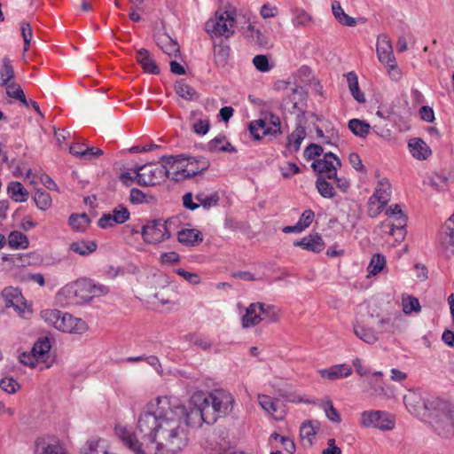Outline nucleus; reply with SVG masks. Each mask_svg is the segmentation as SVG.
<instances>
[{
	"mask_svg": "<svg viewBox=\"0 0 454 454\" xmlns=\"http://www.w3.org/2000/svg\"><path fill=\"white\" fill-rule=\"evenodd\" d=\"M260 311V315L262 316V321L266 320L268 323H275L278 320V315L276 311V309L272 305H265L263 304V308Z\"/></svg>",
	"mask_w": 454,
	"mask_h": 454,
	"instance_id": "obj_52",
	"label": "nucleus"
},
{
	"mask_svg": "<svg viewBox=\"0 0 454 454\" xmlns=\"http://www.w3.org/2000/svg\"><path fill=\"white\" fill-rule=\"evenodd\" d=\"M348 161L356 171L365 172V168L362 163V160L356 153H351L349 154Z\"/></svg>",
	"mask_w": 454,
	"mask_h": 454,
	"instance_id": "obj_62",
	"label": "nucleus"
},
{
	"mask_svg": "<svg viewBox=\"0 0 454 454\" xmlns=\"http://www.w3.org/2000/svg\"><path fill=\"white\" fill-rule=\"evenodd\" d=\"M98 245L93 240H78L70 244L69 249L82 256H88L97 250Z\"/></svg>",
	"mask_w": 454,
	"mask_h": 454,
	"instance_id": "obj_29",
	"label": "nucleus"
},
{
	"mask_svg": "<svg viewBox=\"0 0 454 454\" xmlns=\"http://www.w3.org/2000/svg\"><path fill=\"white\" fill-rule=\"evenodd\" d=\"M318 429V422L316 420H307L303 422L300 427V437L307 440L309 444H312V439Z\"/></svg>",
	"mask_w": 454,
	"mask_h": 454,
	"instance_id": "obj_33",
	"label": "nucleus"
},
{
	"mask_svg": "<svg viewBox=\"0 0 454 454\" xmlns=\"http://www.w3.org/2000/svg\"><path fill=\"white\" fill-rule=\"evenodd\" d=\"M7 193L16 202H25L28 199V192L20 182L13 181L9 183Z\"/></svg>",
	"mask_w": 454,
	"mask_h": 454,
	"instance_id": "obj_28",
	"label": "nucleus"
},
{
	"mask_svg": "<svg viewBox=\"0 0 454 454\" xmlns=\"http://www.w3.org/2000/svg\"><path fill=\"white\" fill-rule=\"evenodd\" d=\"M6 89V94L12 98L20 100L25 106H27V102L21 87L15 82H9L7 85H3Z\"/></svg>",
	"mask_w": 454,
	"mask_h": 454,
	"instance_id": "obj_46",
	"label": "nucleus"
},
{
	"mask_svg": "<svg viewBox=\"0 0 454 454\" xmlns=\"http://www.w3.org/2000/svg\"><path fill=\"white\" fill-rule=\"evenodd\" d=\"M231 48L225 44H216L214 47V59L218 67H224L230 56Z\"/></svg>",
	"mask_w": 454,
	"mask_h": 454,
	"instance_id": "obj_40",
	"label": "nucleus"
},
{
	"mask_svg": "<svg viewBox=\"0 0 454 454\" xmlns=\"http://www.w3.org/2000/svg\"><path fill=\"white\" fill-rule=\"evenodd\" d=\"M323 153V147L317 144H310L304 150V158L308 160H314Z\"/></svg>",
	"mask_w": 454,
	"mask_h": 454,
	"instance_id": "obj_57",
	"label": "nucleus"
},
{
	"mask_svg": "<svg viewBox=\"0 0 454 454\" xmlns=\"http://www.w3.org/2000/svg\"><path fill=\"white\" fill-rule=\"evenodd\" d=\"M184 160H187L185 168H182L178 172L179 174L174 175V181L179 182L186 178L194 176L207 170L210 166L209 160L205 157L189 158L184 155Z\"/></svg>",
	"mask_w": 454,
	"mask_h": 454,
	"instance_id": "obj_11",
	"label": "nucleus"
},
{
	"mask_svg": "<svg viewBox=\"0 0 454 454\" xmlns=\"http://www.w3.org/2000/svg\"><path fill=\"white\" fill-rule=\"evenodd\" d=\"M253 64L258 71L262 73L269 72L272 68V66L270 65L269 59L265 55L254 56Z\"/></svg>",
	"mask_w": 454,
	"mask_h": 454,
	"instance_id": "obj_54",
	"label": "nucleus"
},
{
	"mask_svg": "<svg viewBox=\"0 0 454 454\" xmlns=\"http://www.w3.org/2000/svg\"><path fill=\"white\" fill-rule=\"evenodd\" d=\"M196 200L200 206H202L205 209H209L212 207L217 205L219 201V196L216 192L207 194L204 192H200L195 196Z\"/></svg>",
	"mask_w": 454,
	"mask_h": 454,
	"instance_id": "obj_45",
	"label": "nucleus"
},
{
	"mask_svg": "<svg viewBox=\"0 0 454 454\" xmlns=\"http://www.w3.org/2000/svg\"><path fill=\"white\" fill-rule=\"evenodd\" d=\"M348 129L350 131L360 137H364L368 135L370 131V125L364 121H361L358 119H351L348 121Z\"/></svg>",
	"mask_w": 454,
	"mask_h": 454,
	"instance_id": "obj_42",
	"label": "nucleus"
},
{
	"mask_svg": "<svg viewBox=\"0 0 454 454\" xmlns=\"http://www.w3.org/2000/svg\"><path fill=\"white\" fill-rule=\"evenodd\" d=\"M426 408L427 421L433 429L442 437H450L454 434V410L449 403L435 396L428 397Z\"/></svg>",
	"mask_w": 454,
	"mask_h": 454,
	"instance_id": "obj_3",
	"label": "nucleus"
},
{
	"mask_svg": "<svg viewBox=\"0 0 454 454\" xmlns=\"http://www.w3.org/2000/svg\"><path fill=\"white\" fill-rule=\"evenodd\" d=\"M261 118L249 122L248 130L254 140H260L263 137H277L282 133L281 121L278 115L263 112Z\"/></svg>",
	"mask_w": 454,
	"mask_h": 454,
	"instance_id": "obj_5",
	"label": "nucleus"
},
{
	"mask_svg": "<svg viewBox=\"0 0 454 454\" xmlns=\"http://www.w3.org/2000/svg\"><path fill=\"white\" fill-rule=\"evenodd\" d=\"M90 220L89 215L85 213L82 214H72L69 216V225L77 231H84L89 226Z\"/></svg>",
	"mask_w": 454,
	"mask_h": 454,
	"instance_id": "obj_36",
	"label": "nucleus"
},
{
	"mask_svg": "<svg viewBox=\"0 0 454 454\" xmlns=\"http://www.w3.org/2000/svg\"><path fill=\"white\" fill-rule=\"evenodd\" d=\"M332 12L336 19V20L347 27H355L357 23L355 18L348 16L344 10L342 9L340 3L337 0L333 1L332 3Z\"/></svg>",
	"mask_w": 454,
	"mask_h": 454,
	"instance_id": "obj_26",
	"label": "nucleus"
},
{
	"mask_svg": "<svg viewBox=\"0 0 454 454\" xmlns=\"http://www.w3.org/2000/svg\"><path fill=\"white\" fill-rule=\"evenodd\" d=\"M411 155L418 160H426L431 154L429 146L421 138H412L409 142Z\"/></svg>",
	"mask_w": 454,
	"mask_h": 454,
	"instance_id": "obj_23",
	"label": "nucleus"
},
{
	"mask_svg": "<svg viewBox=\"0 0 454 454\" xmlns=\"http://www.w3.org/2000/svg\"><path fill=\"white\" fill-rule=\"evenodd\" d=\"M20 362L30 367L35 366V364L38 363V359L36 358L34 352L31 350V352H23L20 355Z\"/></svg>",
	"mask_w": 454,
	"mask_h": 454,
	"instance_id": "obj_60",
	"label": "nucleus"
},
{
	"mask_svg": "<svg viewBox=\"0 0 454 454\" xmlns=\"http://www.w3.org/2000/svg\"><path fill=\"white\" fill-rule=\"evenodd\" d=\"M312 20L311 16L304 10H296L294 13L293 23L295 27L308 26Z\"/></svg>",
	"mask_w": 454,
	"mask_h": 454,
	"instance_id": "obj_53",
	"label": "nucleus"
},
{
	"mask_svg": "<svg viewBox=\"0 0 454 454\" xmlns=\"http://www.w3.org/2000/svg\"><path fill=\"white\" fill-rule=\"evenodd\" d=\"M175 91L185 100H193L196 96V90L187 84L184 80H179L175 83Z\"/></svg>",
	"mask_w": 454,
	"mask_h": 454,
	"instance_id": "obj_39",
	"label": "nucleus"
},
{
	"mask_svg": "<svg viewBox=\"0 0 454 454\" xmlns=\"http://www.w3.org/2000/svg\"><path fill=\"white\" fill-rule=\"evenodd\" d=\"M386 264L385 257L377 254L372 256L368 266L370 274L376 275L380 272Z\"/></svg>",
	"mask_w": 454,
	"mask_h": 454,
	"instance_id": "obj_50",
	"label": "nucleus"
},
{
	"mask_svg": "<svg viewBox=\"0 0 454 454\" xmlns=\"http://www.w3.org/2000/svg\"><path fill=\"white\" fill-rule=\"evenodd\" d=\"M177 239L183 245L194 247L202 242L203 238L201 232L195 229H183L178 231Z\"/></svg>",
	"mask_w": 454,
	"mask_h": 454,
	"instance_id": "obj_22",
	"label": "nucleus"
},
{
	"mask_svg": "<svg viewBox=\"0 0 454 454\" xmlns=\"http://www.w3.org/2000/svg\"><path fill=\"white\" fill-rule=\"evenodd\" d=\"M0 387L8 394H13L20 388V384L12 377H5L0 380Z\"/></svg>",
	"mask_w": 454,
	"mask_h": 454,
	"instance_id": "obj_55",
	"label": "nucleus"
},
{
	"mask_svg": "<svg viewBox=\"0 0 454 454\" xmlns=\"http://www.w3.org/2000/svg\"><path fill=\"white\" fill-rule=\"evenodd\" d=\"M14 79V69L9 58L3 59V67L0 69V86L7 85Z\"/></svg>",
	"mask_w": 454,
	"mask_h": 454,
	"instance_id": "obj_38",
	"label": "nucleus"
},
{
	"mask_svg": "<svg viewBox=\"0 0 454 454\" xmlns=\"http://www.w3.org/2000/svg\"><path fill=\"white\" fill-rule=\"evenodd\" d=\"M34 201L38 209L43 211L47 210L51 206L52 202L51 195L42 189L35 190Z\"/></svg>",
	"mask_w": 454,
	"mask_h": 454,
	"instance_id": "obj_44",
	"label": "nucleus"
},
{
	"mask_svg": "<svg viewBox=\"0 0 454 454\" xmlns=\"http://www.w3.org/2000/svg\"><path fill=\"white\" fill-rule=\"evenodd\" d=\"M326 178L323 176H318L316 182V186L321 196L324 198L331 199L335 195L333 186L328 183Z\"/></svg>",
	"mask_w": 454,
	"mask_h": 454,
	"instance_id": "obj_47",
	"label": "nucleus"
},
{
	"mask_svg": "<svg viewBox=\"0 0 454 454\" xmlns=\"http://www.w3.org/2000/svg\"><path fill=\"white\" fill-rule=\"evenodd\" d=\"M107 293V288L83 278L64 286L57 294L58 301L63 306L82 305L96 296Z\"/></svg>",
	"mask_w": 454,
	"mask_h": 454,
	"instance_id": "obj_2",
	"label": "nucleus"
},
{
	"mask_svg": "<svg viewBox=\"0 0 454 454\" xmlns=\"http://www.w3.org/2000/svg\"><path fill=\"white\" fill-rule=\"evenodd\" d=\"M176 273L183 277L185 280L192 285H197L200 282V278L196 273H192L184 270V269L176 270Z\"/></svg>",
	"mask_w": 454,
	"mask_h": 454,
	"instance_id": "obj_61",
	"label": "nucleus"
},
{
	"mask_svg": "<svg viewBox=\"0 0 454 454\" xmlns=\"http://www.w3.org/2000/svg\"><path fill=\"white\" fill-rule=\"evenodd\" d=\"M444 239L447 246H454V214L447 220L444 224Z\"/></svg>",
	"mask_w": 454,
	"mask_h": 454,
	"instance_id": "obj_51",
	"label": "nucleus"
},
{
	"mask_svg": "<svg viewBox=\"0 0 454 454\" xmlns=\"http://www.w3.org/2000/svg\"><path fill=\"white\" fill-rule=\"evenodd\" d=\"M294 246L300 247L313 253H320L325 248V242L319 234L315 233L307 235L301 239L295 240Z\"/></svg>",
	"mask_w": 454,
	"mask_h": 454,
	"instance_id": "obj_19",
	"label": "nucleus"
},
{
	"mask_svg": "<svg viewBox=\"0 0 454 454\" xmlns=\"http://www.w3.org/2000/svg\"><path fill=\"white\" fill-rule=\"evenodd\" d=\"M234 18L231 12H225L215 19L206 22V31L211 36H224L226 38L233 35Z\"/></svg>",
	"mask_w": 454,
	"mask_h": 454,
	"instance_id": "obj_8",
	"label": "nucleus"
},
{
	"mask_svg": "<svg viewBox=\"0 0 454 454\" xmlns=\"http://www.w3.org/2000/svg\"><path fill=\"white\" fill-rule=\"evenodd\" d=\"M263 308V303L254 302L251 303L246 309L245 315L242 317V327L248 329L258 325L262 321L260 311Z\"/></svg>",
	"mask_w": 454,
	"mask_h": 454,
	"instance_id": "obj_17",
	"label": "nucleus"
},
{
	"mask_svg": "<svg viewBox=\"0 0 454 454\" xmlns=\"http://www.w3.org/2000/svg\"><path fill=\"white\" fill-rule=\"evenodd\" d=\"M69 153L75 156L76 158L83 159V160H92L93 158L99 157L103 155V151L98 147L94 146H85L83 151H76L75 147H69Z\"/></svg>",
	"mask_w": 454,
	"mask_h": 454,
	"instance_id": "obj_35",
	"label": "nucleus"
},
{
	"mask_svg": "<svg viewBox=\"0 0 454 454\" xmlns=\"http://www.w3.org/2000/svg\"><path fill=\"white\" fill-rule=\"evenodd\" d=\"M82 454H114L110 452L107 442L105 439L92 437L89 439L81 449Z\"/></svg>",
	"mask_w": 454,
	"mask_h": 454,
	"instance_id": "obj_20",
	"label": "nucleus"
},
{
	"mask_svg": "<svg viewBox=\"0 0 454 454\" xmlns=\"http://www.w3.org/2000/svg\"><path fill=\"white\" fill-rule=\"evenodd\" d=\"M193 401L201 403L187 409L176 397L160 396L139 414L134 433L121 425L115 427L114 433L137 454H145V450H154L155 454H176L188 444L189 427L202 421L215 422L228 415L234 403L231 394L223 389L196 395Z\"/></svg>",
	"mask_w": 454,
	"mask_h": 454,
	"instance_id": "obj_1",
	"label": "nucleus"
},
{
	"mask_svg": "<svg viewBox=\"0 0 454 454\" xmlns=\"http://www.w3.org/2000/svg\"><path fill=\"white\" fill-rule=\"evenodd\" d=\"M377 55L381 63L387 65L394 72L397 73L393 48L390 40L385 35L378 38Z\"/></svg>",
	"mask_w": 454,
	"mask_h": 454,
	"instance_id": "obj_15",
	"label": "nucleus"
},
{
	"mask_svg": "<svg viewBox=\"0 0 454 454\" xmlns=\"http://www.w3.org/2000/svg\"><path fill=\"white\" fill-rule=\"evenodd\" d=\"M156 43L169 57H176L179 53V44L168 35H159Z\"/></svg>",
	"mask_w": 454,
	"mask_h": 454,
	"instance_id": "obj_25",
	"label": "nucleus"
},
{
	"mask_svg": "<svg viewBox=\"0 0 454 454\" xmlns=\"http://www.w3.org/2000/svg\"><path fill=\"white\" fill-rule=\"evenodd\" d=\"M136 59L145 72L153 74H158L160 73L158 66L146 49H139L137 51Z\"/></svg>",
	"mask_w": 454,
	"mask_h": 454,
	"instance_id": "obj_21",
	"label": "nucleus"
},
{
	"mask_svg": "<svg viewBox=\"0 0 454 454\" xmlns=\"http://www.w3.org/2000/svg\"><path fill=\"white\" fill-rule=\"evenodd\" d=\"M318 374L329 380H337L341 378H347L352 373L351 367L347 364H334L329 368L320 369Z\"/></svg>",
	"mask_w": 454,
	"mask_h": 454,
	"instance_id": "obj_18",
	"label": "nucleus"
},
{
	"mask_svg": "<svg viewBox=\"0 0 454 454\" xmlns=\"http://www.w3.org/2000/svg\"><path fill=\"white\" fill-rule=\"evenodd\" d=\"M354 333L357 338L368 344H373L378 340L377 333L372 328L365 327L359 323L354 325Z\"/></svg>",
	"mask_w": 454,
	"mask_h": 454,
	"instance_id": "obj_30",
	"label": "nucleus"
},
{
	"mask_svg": "<svg viewBox=\"0 0 454 454\" xmlns=\"http://www.w3.org/2000/svg\"><path fill=\"white\" fill-rule=\"evenodd\" d=\"M210 128L208 119H200L192 124V130L200 136L206 135Z\"/></svg>",
	"mask_w": 454,
	"mask_h": 454,
	"instance_id": "obj_56",
	"label": "nucleus"
},
{
	"mask_svg": "<svg viewBox=\"0 0 454 454\" xmlns=\"http://www.w3.org/2000/svg\"><path fill=\"white\" fill-rule=\"evenodd\" d=\"M130 213L127 207L118 204L110 212L105 213L98 221L102 229L112 228L116 224H122L129 219Z\"/></svg>",
	"mask_w": 454,
	"mask_h": 454,
	"instance_id": "obj_12",
	"label": "nucleus"
},
{
	"mask_svg": "<svg viewBox=\"0 0 454 454\" xmlns=\"http://www.w3.org/2000/svg\"><path fill=\"white\" fill-rule=\"evenodd\" d=\"M402 307L403 312L406 315H409L412 312H419L421 310L419 299L409 294L403 295Z\"/></svg>",
	"mask_w": 454,
	"mask_h": 454,
	"instance_id": "obj_43",
	"label": "nucleus"
},
{
	"mask_svg": "<svg viewBox=\"0 0 454 454\" xmlns=\"http://www.w3.org/2000/svg\"><path fill=\"white\" fill-rule=\"evenodd\" d=\"M257 398L259 404L261 405L264 411L274 416V419L276 420L283 419L286 413L284 411H280L279 415H275V413L278 412V404L272 400V398L270 395L259 394Z\"/></svg>",
	"mask_w": 454,
	"mask_h": 454,
	"instance_id": "obj_27",
	"label": "nucleus"
},
{
	"mask_svg": "<svg viewBox=\"0 0 454 454\" xmlns=\"http://www.w3.org/2000/svg\"><path fill=\"white\" fill-rule=\"evenodd\" d=\"M171 222L161 219L148 222L142 227L143 239L148 244H158L171 236L169 226Z\"/></svg>",
	"mask_w": 454,
	"mask_h": 454,
	"instance_id": "obj_7",
	"label": "nucleus"
},
{
	"mask_svg": "<svg viewBox=\"0 0 454 454\" xmlns=\"http://www.w3.org/2000/svg\"><path fill=\"white\" fill-rule=\"evenodd\" d=\"M8 244L14 249H25L28 247L27 237L18 231H12L8 236Z\"/></svg>",
	"mask_w": 454,
	"mask_h": 454,
	"instance_id": "obj_37",
	"label": "nucleus"
},
{
	"mask_svg": "<svg viewBox=\"0 0 454 454\" xmlns=\"http://www.w3.org/2000/svg\"><path fill=\"white\" fill-rule=\"evenodd\" d=\"M314 216V212L311 209H307L303 211L297 223L304 231L311 224Z\"/></svg>",
	"mask_w": 454,
	"mask_h": 454,
	"instance_id": "obj_58",
	"label": "nucleus"
},
{
	"mask_svg": "<svg viewBox=\"0 0 454 454\" xmlns=\"http://www.w3.org/2000/svg\"><path fill=\"white\" fill-rule=\"evenodd\" d=\"M51 342L47 337L39 338L34 344L32 351L38 360H43L51 349Z\"/></svg>",
	"mask_w": 454,
	"mask_h": 454,
	"instance_id": "obj_41",
	"label": "nucleus"
},
{
	"mask_svg": "<svg viewBox=\"0 0 454 454\" xmlns=\"http://www.w3.org/2000/svg\"><path fill=\"white\" fill-rule=\"evenodd\" d=\"M184 154L162 156L160 158L161 166H156L153 163L145 165H136L133 168L136 174L137 183L143 186H153L168 178L169 173V165L184 160Z\"/></svg>",
	"mask_w": 454,
	"mask_h": 454,
	"instance_id": "obj_4",
	"label": "nucleus"
},
{
	"mask_svg": "<svg viewBox=\"0 0 454 454\" xmlns=\"http://www.w3.org/2000/svg\"><path fill=\"white\" fill-rule=\"evenodd\" d=\"M2 297L5 301L6 308H13L20 315H24L27 304L21 291L13 286L4 287L2 291Z\"/></svg>",
	"mask_w": 454,
	"mask_h": 454,
	"instance_id": "obj_14",
	"label": "nucleus"
},
{
	"mask_svg": "<svg viewBox=\"0 0 454 454\" xmlns=\"http://www.w3.org/2000/svg\"><path fill=\"white\" fill-rule=\"evenodd\" d=\"M341 165L340 160L333 153L324 154L323 159L314 160L311 164L313 170L325 178L336 177L337 168Z\"/></svg>",
	"mask_w": 454,
	"mask_h": 454,
	"instance_id": "obj_10",
	"label": "nucleus"
},
{
	"mask_svg": "<svg viewBox=\"0 0 454 454\" xmlns=\"http://www.w3.org/2000/svg\"><path fill=\"white\" fill-rule=\"evenodd\" d=\"M58 330L67 333L82 334L88 330V325L82 318L61 311Z\"/></svg>",
	"mask_w": 454,
	"mask_h": 454,
	"instance_id": "obj_13",
	"label": "nucleus"
},
{
	"mask_svg": "<svg viewBox=\"0 0 454 454\" xmlns=\"http://www.w3.org/2000/svg\"><path fill=\"white\" fill-rule=\"evenodd\" d=\"M306 136L305 128L298 124L296 129L287 137V147L290 150L297 152L301 144Z\"/></svg>",
	"mask_w": 454,
	"mask_h": 454,
	"instance_id": "obj_32",
	"label": "nucleus"
},
{
	"mask_svg": "<svg viewBox=\"0 0 454 454\" xmlns=\"http://www.w3.org/2000/svg\"><path fill=\"white\" fill-rule=\"evenodd\" d=\"M145 200V194L137 188H132L129 194V201L132 204H141Z\"/></svg>",
	"mask_w": 454,
	"mask_h": 454,
	"instance_id": "obj_63",
	"label": "nucleus"
},
{
	"mask_svg": "<svg viewBox=\"0 0 454 454\" xmlns=\"http://www.w3.org/2000/svg\"><path fill=\"white\" fill-rule=\"evenodd\" d=\"M347 77V82L349 89V91L352 95V97L358 102V103H364L365 102V97L363 92L359 90V84H358V77L355 72H348L346 74Z\"/></svg>",
	"mask_w": 454,
	"mask_h": 454,
	"instance_id": "obj_31",
	"label": "nucleus"
},
{
	"mask_svg": "<svg viewBox=\"0 0 454 454\" xmlns=\"http://www.w3.org/2000/svg\"><path fill=\"white\" fill-rule=\"evenodd\" d=\"M361 425L364 427L391 430L395 427V421L386 411H365L361 414Z\"/></svg>",
	"mask_w": 454,
	"mask_h": 454,
	"instance_id": "obj_9",
	"label": "nucleus"
},
{
	"mask_svg": "<svg viewBox=\"0 0 454 454\" xmlns=\"http://www.w3.org/2000/svg\"><path fill=\"white\" fill-rule=\"evenodd\" d=\"M289 99L293 102V108L298 110L303 116L305 114L304 106L306 95L301 87H295L292 89V95L289 96Z\"/></svg>",
	"mask_w": 454,
	"mask_h": 454,
	"instance_id": "obj_34",
	"label": "nucleus"
},
{
	"mask_svg": "<svg viewBox=\"0 0 454 454\" xmlns=\"http://www.w3.org/2000/svg\"><path fill=\"white\" fill-rule=\"evenodd\" d=\"M35 454H68L66 449L58 442H48L44 440L35 442Z\"/></svg>",
	"mask_w": 454,
	"mask_h": 454,
	"instance_id": "obj_24",
	"label": "nucleus"
},
{
	"mask_svg": "<svg viewBox=\"0 0 454 454\" xmlns=\"http://www.w3.org/2000/svg\"><path fill=\"white\" fill-rule=\"evenodd\" d=\"M226 140V137L224 135H218L211 141L207 143V150L210 152L219 151L222 145Z\"/></svg>",
	"mask_w": 454,
	"mask_h": 454,
	"instance_id": "obj_64",
	"label": "nucleus"
},
{
	"mask_svg": "<svg viewBox=\"0 0 454 454\" xmlns=\"http://www.w3.org/2000/svg\"><path fill=\"white\" fill-rule=\"evenodd\" d=\"M61 311L58 309H44L41 311L42 318L58 330Z\"/></svg>",
	"mask_w": 454,
	"mask_h": 454,
	"instance_id": "obj_49",
	"label": "nucleus"
},
{
	"mask_svg": "<svg viewBox=\"0 0 454 454\" xmlns=\"http://www.w3.org/2000/svg\"><path fill=\"white\" fill-rule=\"evenodd\" d=\"M406 216L401 215L395 217V223H393L390 227L389 234L394 235L395 231H400L402 238L404 236V227L406 226Z\"/></svg>",
	"mask_w": 454,
	"mask_h": 454,
	"instance_id": "obj_59",
	"label": "nucleus"
},
{
	"mask_svg": "<svg viewBox=\"0 0 454 454\" xmlns=\"http://www.w3.org/2000/svg\"><path fill=\"white\" fill-rule=\"evenodd\" d=\"M320 406L325 411V416L328 418V419L335 423L340 422V416L337 410L333 407V402L329 398L324 400Z\"/></svg>",
	"mask_w": 454,
	"mask_h": 454,
	"instance_id": "obj_48",
	"label": "nucleus"
},
{
	"mask_svg": "<svg viewBox=\"0 0 454 454\" xmlns=\"http://www.w3.org/2000/svg\"><path fill=\"white\" fill-rule=\"evenodd\" d=\"M427 399H422L417 393L410 392L403 396V403L410 413L425 420L426 413L429 411L426 408Z\"/></svg>",
	"mask_w": 454,
	"mask_h": 454,
	"instance_id": "obj_16",
	"label": "nucleus"
},
{
	"mask_svg": "<svg viewBox=\"0 0 454 454\" xmlns=\"http://www.w3.org/2000/svg\"><path fill=\"white\" fill-rule=\"evenodd\" d=\"M391 184L387 178L378 181L372 195L368 200V215L370 217L378 216L391 199Z\"/></svg>",
	"mask_w": 454,
	"mask_h": 454,
	"instance_id": "obj_6",
	"label": "nucleus"
}]
</instances>
